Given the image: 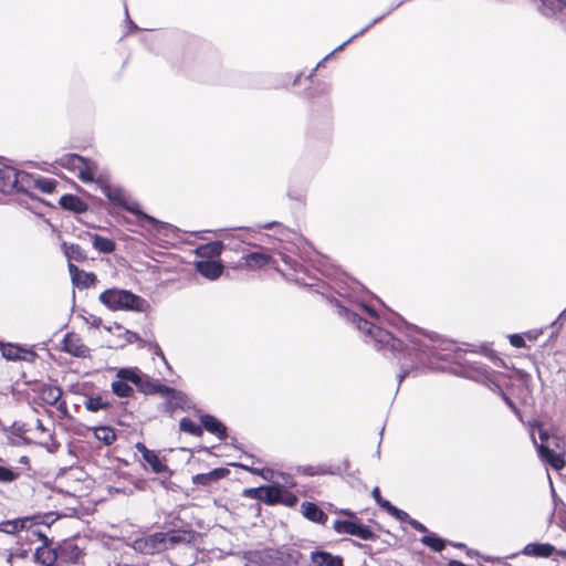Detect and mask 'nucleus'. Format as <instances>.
<instances>
[{
  "instance_id": "nucleus-9",
  "label": "nucleus",
  "mask_w": 566,
  "mask_h": 566,
  "mask_svg": "<svg viewBox=\"0 0 566 566\" xmlns=\"http://www.w3.org/2000/svg\"><path fill=\"white\" fill-rule=\"evenodd\" d=\"M69 271L73 284L77 287L87 289L94 286L97 282V277L94 273L80 270L72 262L69 263Z\"/></svg>"
},
{
  "instance_id": "nucleus-8",
  "label": "nucleus",
  "mask_w": 566,
  "mask_h": 566,
  "mask_svg": "<svg viewBox=\"0 0 566 566\" xmlns=\"http://www.w3.org/2000/svg\"><path fill=\"white\" fill-rule=\"evenodd\" d=\"M63 349L76 357H86L90 355V348L83 343L76 334H67L63 339Z\"/></svg>"
},
{
  "instance_id": "nucleus-17",
  "label": "nucleus",
  "mask_w": 566,
  "mask_h": 566,
  "mask_svg": "<svg viewBox=\"0 0 566 566\" xmlns=\"http://www.w3.org/2000/svg\"><path fill=\"white\" fill-rule=\"evenodd\" d=\"M92 244L95 250L101 253H112L115 251L116 244L112 239L102 237L96 233H88Z\"/></svg>"
},
{
  "instance_id": "nucleus-6",
  "label": "nucleus",
  "mask_w": 566,
  "mask_h": 566,
  "mask_svg": "<svg viewBox=\"0 0 566 566\" xmlns=\"http://www.w3.org/2000/svg\"><path fill=\"white\" fill-rule=\"evenodd\" d=\"M334 530L339 534H349L361 539H369L373 536L371 531L357 521H335Z\"/></svg>"
},
{
  "instance_id": "nucleus-15",
  "label": "nucleus",
  "mask_w": 566,
  "mask_h": 566,
  "mask_svg": "<svg viewBox=\"0 0 566 566\" xmlns=\"http://www.w3.org/2000/svg\"><path fill=\"white\" fill-rule=\"evenodd\" d=\"M311 559L315 566H343V559L339 556H333L326 552H313Z\"/></svg>"
},
{
  "instance_id": "nucleus-27",
  "label": "nucleus",
  "mask_w": 566,
  "mask_h": 566,
  "mask_svg": "<svg viewBox=\"0 0 566 566\" xmlns=\"http://www.w3.org/2000/svg\"><path fill=\"white\" fill-rule=\"evenodd\" d=\"M421 543L434 552H441L446 546V542L433 533H428L424 535L421 538Z\"/></svg>"
},
{
  "instance_id": "nucleus-12",
  "label": "nucleus",
  "mask_w": 566,
  "mask_h": 566,
  "mask_svg": "<svg viewBox=\"0 0 566 566\" xmlns=\"http://www.w3.org/2000/svg\"><path fill=\"white\" fill-rule=\"evenodd\" d=\"M200 420L203 428L210 433L217 436L219 440H224L227 438V428L217 418L210 415H203Z\"/></svg>"
},
{
  "instance_id": "nucleus-40",
  "label": "nucleus",
  "mask_w": 566,
  "mask_h": 566,
  "mask_svg": "<svg viewBox=\"0 0 566 566\" xmlns=\"http://www.w3.org/2000/svg\"><path fill=\"white\" fill-rule=\"evenodd\" d=\"M480 380L482 382H484L491 389H493L492 386H494L495 388H499V386L495 382H493L488 375H482Z\"/></svg>"
},
{
  "instance_id": "nucleus-24",
  "label": "nucleus",
  "mask_w": 566,
  "mask_h": 566,
  "mask_svg": "<svg viewBox=\"0 0 566 566\" xmlns=\"http://www.w3.org/2000/svg\"><path fill=\"white\" fill-rule=\"evenodd\" d=\"M43 401L49 405H56L62 397V390L56 386H44L41 390Z\"/></svg>"
},
{
  "instance_id": "nucleus-10",
  "label": "nucleus",
  "mask_w": 566,
  "mask_h": 566,
  "mask_svg": "<svg viewBox=\"0 0 566 566\" xmlns=\"http://www.w3.org/2000/svg\"><path fill=\"white\" fill-rule=\"evenodd\" d=\"M242 260L244 261V264L242 265L243 268L248 270H256L268 265L271 262L272 256L263 251H258L245 254Z\"/></svg>"
},
{
  "instance_id": "nucleus-49",
  "label": "nucleus",
  "mask_w": 566,
  "mask_h": 566,
  "mask_svg": "<svg viewBox=\"0 0 566 566\" xmlns=\"http://www.w3.org/2000/svg\"><path fill=\"white\" fill-rule=\"evenodd\" d=\"M504 397V400L506 401V403L516 412V408L515 406L513 405V402L505 396Z\"/></svg>"
},
{
  "instance_id": "nucleus-46",
  "label": "nucleus",
  "mask_w": 566,
  "mask_h": 566,
  "mask_svg": "<svg viewBox=\"0 0 566 566\" xmlns=\"http://www.w3.org/2000/svg\"><path fill=\"white\" fill-rule=\"evenodd\" d=\"M361 307L364 308V311H366L371 317H375L376 316V313L374 310H371L370 307H368L367 305H361Z\"/></svg>"
},
{
  "instance_id": "nucleus-52",
  "label": "nucleus",
  "mask_w": 566,
  "mask_h": 566,
  "mask_svg": "<svg viewBox=\"0 0 566 566\" xmlns=\"http://www.w3.org/2000/svg\"><path fill=\"white\" fill-rule=\"evenodd\" d=\"M283 261H284L285 263H289V262H290V260H289V258H287V256H283Z\"/></svg>"
},
{
  "instance_id": "nucleus-32",
  "label": "nucleus",
  "mask_w": 566,
  "mask_h": 566,
  "mask_svg": "<svg viewBox=\"0 0 566 566\" xmlns=\"http://www.w3.org/2000/svg\"><path fill=\"white\" fill-rule=\"evenodd\" d=\"M113 391L119 397H129L133 392V388L123 380H116L112 384Z\"/></svg>"
},
{
  "instance_id": "nucleus-2",
  "label": "nucleus",
  "mask_w": 566,
  "mask_h": 566,
  "mask_svg": "<svg viewBox=\"0 0 566 566\" xmlns=\"http://www.w3.org/2000/svg\"><path fill=\"white\" fill-rule=\"evenodd\" d=\"M339 314L346 316V318L350 323L355 324L366 337H369L378 350L387 349L391 353H399L402 350V342L395 338L389 332L363 319L356 313H353L345 307H340Z\"/></svg>"
},
{
  "instance_id": "nucleus-43",
  "label": "nucleus",
  "mask_w": 566,
  "mask_h": 566,
  "mask_svg": "<svg viewBox=\"0 0 566 566\" xmlns=\"http://www.w3.org/2000/svg\"><path fill=\"white\" fill-rule=\"evenodd\" d=\"M157 391L161 392V394H165V395H168V394L172 392V389H170V388H168L166 386L159 385V386H157Z\"/></svg>"
},
{
  "instance_id": "nucleus-31",
  "label": "nucleus",
  "mask_w": 566,
  "mask_h": 566,
  "mask_svg": "<svg viewBox=\"0 0 566 566\" xmlns=\"http://www.w3.org/2000/svg\"><path fill=\"white\" fill-rule=\"evenodd\" d=\"M21 348L15 345H2L1 353L4 358L8 360H15L21 358Z\"/></svg>"
},
{
  "instance_id": "nucleus-21",
  "label": "nucleus",
  "mask_w": 566,
  "mask_h": 566,
  "mask_svg": "<svg viewBox=\"0 0 566 566\" xmlns=\"http://www.w3.org/2000/svg\"><path fill=\"white\" fill-rule=\"evenodd\" d=\"M303 514L310 521L316 523H324L327 518L326 514L314 503H303L302 505Z\"/></svg>"
},
{
  "instance_id": "nucleus-35",
  "label": "nucleus",
  "mask_w": 566,
  "mask_h": 566,
  "mask_svg": "<svg viewBox=\"0 0 566 566\" xmlns=\"http://www.w3.org/2000/svg\"><path fill=\"white\" fill-rule=\"evenodd\" d=\"M55 185L56 182L52 179L41 178L35 180V187L45 193H51L54 190Z\"/></svg>"
},
{
  "instance_id": "nucleus-30",
  "label": "nucleus",
  "mask_w": 566,
  "mask_h": 566,
  "mask_svg": "<svg viewBox=\"0 0 566 566\" xmlns=\"http://www.w3.org/2000/svg\"><path fill=\"white\" fill-rule=\"evenodd\" d=\"M24 520L6 521L0 524V531L8 534H14L19 530H22L24 527Z\"/></svg>"
},
{
  "instance_id": "nucleus-36",
  "label": "nucleus",
  "mask_w": 566,
  "mask_h": 566,
  "mask_svg": "<svg viewBox=\"0 0 566 566\" xmlns=\"http://www.w3.org/2000/svg\"><path fill=\"white\" fill-rule=\"evenodd\" d=\"M14 478H15V474L11 470L0 467V481L1 482H11L14 480Z\"/></svg>"
},
{
  "instance_id": "nucleus-51",
  "label": "nucleus",
  "mask_w": 566,
  "mask_h": 566,
  "mask_svg": "<svg viewBox=\"0 0 566 566\" xmlns=\"http://www.w3.org/2000/svg\"><path fill=\"white\" fill-rule=\"evenodd\" d=\"M38 428H39L40 430H42V431L44 430V427H43V424L41 423V421H38Z\"/></svg>"
},
{
  "instance_id": "nucleus-16",
  "label": "nucleus",
  "mask_w": 566,
  "mask_h": 566,
  "mask_svg": "<svg viewBox=\"0 0 566 566\" xmlns=\"http://www.w3.org/2000/svg\"><path fill=\"white\" fill-rule=\"evenodd\" d=\"M258 493V499L274 504L281 501L282 490L279 486H263L254 490Z\"/></svg>"
},
{
  "instance_id": "nucleus-13",
  "label": "nucleus",
  "mask_w": 566,
  "mask_h": 566,
  "mask_svg": "<svg viewBox=\"0 0 566 566\" xmlns=\"http://www.w3.org/2000/svg\"><path fill=\"white\" fill-rule=\"evenodd\" d=\"M554 552L555 547L548 543H531L523 548L522 554L535 557H549Z\"/></svg>"
},
{
  "instance_id": "nucleus-41",
  "label": "nucleus",
  "mask_w": 566,
  "mask_h": 566,
  "mask_svg": "<svg viewBox=\"0 0 566 566\" xmlns=\"http://www.w3.org/2000/svg\"><path fill=\"white\" fill-rule=\"evenodd\" d=\"M367 29H368V27H367V28H365V29H363L359 33H357V34L353 35L348 41L344 42L342 45H339L337 49H335V52L343 50V48H344L347 43H349L354 38L358 36L359 34H363Z\"/></svg>"
},
{
  "instance_id": "nucleus-20",
  "label": "nucleus",
  "mask_w": 566,
  "mask_h": 566,
  "mask_svg": "<svg viewBox=\"0 0 566 566\" xmlns=\"http://www.w3.org/2000/svg\"><path fill=\"white\" fill-rule=\"evenodd\" d=\"M223 244L220 241H213L206 244H201L197 248V254L202 258H216L221 254Z\"/></svg>"
},
{
  "instance_id": "nucleus-34",
  "label": "nucleus",
  "mask_w": 566,
  "mask_h": 566,
  "mask_svg": "<svg viewBox=\"0 0 566 566\" xmlns=\"http://www.w3.org/2000/svg\"><path fill=\"white\" fill-rule=\"evenodd\" d=\"M385 510L394 517H396L399 521H406L409 523V520H412L408 513L405 511L394 506L391 503H385Z\"/></svg>"
},
{
  "instance_id": "nucleus-48",
  "label": "nucleus",
  "mask_w": 566,
  "mask_h": 566,
  "mask_svg": "<svg viewBox=\"0 0 566 566\" xmlns=\"http://www.w3.org/2000/svg\"><path fill=\"white\" fill-rule=\"evenodd\" d=\"M449 566H467L464 563L459 560H450Z\"/></svg>"
},
{
  "instance_id": "nucleus-25",
  "label": "nucleus",
  "mask_w": 566,
  "mask_h": 566,
  "mask_svg": "<svg viewBox=\"0 0 566 566\" xmlns=\"http://www.w3.org/2000/svg\"><path fill=\"white\" fill-rule=\"evenodd\" d=\"M95 438L105 446H111L116 440L115 430L111 427H97L94 429Z\"/></svg>"
},
{
  "instance_id": "nucleus-26",
  "label": "nucleus",
  "mask_w": 566,
  "mask_h": 566,
  "mask_svg": "<svg viewBox=\"0 0 566 566\" xmlns=\"http://www.w3.org/2000/svg\"><path fill=\"white\" fill-rule=\"evenodd\" d=\"M145 455L143 457L144 460L150 465L151 470L155 473H163L167 470L166 464L161 462L159 457L151 450L144 449Z\"/></svg>"
},
{
  "instance_id": "nucleus-22",
  "label": "nucleus",
  "mask_w": 566,
  "mask_h": 566,
  "mask_svg": "<svg viewBox=\"0 0 566 566\" xmlns=\"http://www.w3.org/2000/svg\"><path fill=\"white\" fill-rule=\"evenodd\" d=\"M226 472L224 469H214L208 473L195 475L192 481L195 484L209 485L211 482L223 478Z\"/></svg>"
},
{
  "instance_id": "nucleus-7",
  "label": "nucleus",
  "mask_w": 566,
  "mask_h": 566,
  "mask_svg": "<svg viewBox=\"0 0 566 566\" xmlns=\"http://www.w3.org/2000/svg\"><path fill=\"white\" fill-rule=\"evenodd\" d=\"M531 438L536 446L538 454L542 460L547 462L555 470H562L565 467V460L562 451L552 450L548 446L541 443L536 444L534 432H531Z\"/></svg>"
},
{
  "instance_id": "nucleus-37",
  "label": "nucleus",
  "mask_w": 566,
  "mask_h": 566,
  "mask_svg": "<svg viewBox=\"0 0 566 566\" xmlns=\"http://www.w3.org/2000/svg\"><path fill=\"white\" fill-rule=\"evenodd\" d=\"M510 343L512 346L517 347V348H522L525 346L524 338L518 334L511 335Z\"/></svg>"
},
{
  "instance_id": "nucleus-33",
  "label": "nucleus",
  "mask_w": 566,
  "mask_h": 566,
  "mask_svg": "<svg viewBox=\"0 0 566 566\" xmlns=\"http://www.w3.org/2000/svg\"><path fill=\"white\" fill-rule=\"evenodd\" d=\"M20 176L21 174L13 169L0 170V178H3L8 181L7 185L3 186V189L6 187H14L18 184Z\"/></svg>"
},
{
  "instance_id": "nucleus-39",
  "label": "nucleus",
  "mask_w": 566,
  "mask_h": 566,
  "mask_svg": "<svg viewBox=\"0 0 566 566\" xmlns=\"http://www.w3.org/2000/svg\"><path fill=\"white\" fill-rule=\"evenodd\" d=\"M409 524L412 528H415L421 533H428L427 527L417 520H413V518L409 520Z\"/></svg>"
},
{
  "instance_id": "nucleus-14",
  "label": "nucleus",
  "mask_w": 566,
  "mask_h": 566,
  "mask_svg": "<svg viewBox=\"0 0 566 566\" xmlns=\"http://www.w3.org/2000/svg\"><path fill=\"white\" fill-rule=\"evenodd\" d=\"M60 205L63 209L73 211L75 213H82L87 210V205L74 195H64L60 199Z\"/></svg>"
},
{
  "instance_id": "nucleus-50",
  "label": "nucleus",
  "mask_w": 566,
  "mask_h": 566,
  "mask_svg": "<svg viewBox=\"0 0 566 566\" xmlns=\"http://www.w3.org/2000/svg\"><path fill=\"white\" fill-rule=\"evenodd\" d=\"M558 3L562 6V7H565L566 8V0H557Z\"/></svg>"
},
{
  "instance_id": "nucleus-38",
  "label": "nucleus",
  "mask_w": 566,
  "mask_h": 566,
  "mask_svg": "<svg viewBox=\"0 0 566 566\" xmlns=\"http://www.w3.org/2000/svg\"><path fill=\"white\" fill-rule=\"evenodd\" d=\"M371 495L375 499V501L377 502V504L379 506H381L384 510H385V503H390L389 501L387 500H384L380 495V490L378 486H376L373 492H371Z\"/></svg>"
},
{
  "instance_id": "nucleus-28",
  "label": "nucleus",
  "mask_w": 566,
  "mask_h": 566,
  "mask_svg": "<svg viewBox=\"0 0 566 566\" xmlns=\"http://www.w3.org/2000/svg\"><path fill=\"white\" fill-rule=\"evenodd\" d=\"M180 430L189 434L199 437L202 434V428L190 420L189 418H182L179 422Z\"/></svg>"
},
{
  "instance_id": "nucleus-53",
  "label": "nucleus",
  "mask_w": 566,
  "mask_h": 566,
  "mask_svg": "<svg viewBox=\"0 0 566 566\" xmlns=\"http://www.w3.org/2000/svg\"><path fill=\"white\" fill-rule=\"evenodd\" d=\"M406 376V373H403L402 375L399 376V381H401L403 379V377Z\"/></svg>"
},
{
  "instance_id": "nucleus-1",
  "label": "nucleus",
  "mask_w": 566,
  "mask_h": 566,
  "mask_svg": "<svg viewBox=\"0 0 566 566\" xmlns=\"http://www.w3.org/2000/svg\"><path fill=\"white\" fill-rule=\"evenodd\" d=\"M94 182H96L99 186L102 192L107 197L111 203L120 207L137 216L139 226L146 227V223H149L154 228H158L163 224L155 218L144 213L139 209L138 202L135 199H133L132 196L124 188L111 185L109 182L104 180L101 175Z\"/></svg>"
},
{
  "instance_id": "nucleus-4",
  "label": "nucleus",
  "mask_w": 566,
  "mask_h": 566,
  "mask_svg": "<svg viewBox=\"0 0 566 566\" xmlns=\"http://www.w3.org/2000/svg\"><path fill=\"white\" fill-rule=\"evenodd\" d=\"M59 165L74 172L83 182H94L98 174L95 161L85 159L76 154H66L57 160Z\"/></svg>"
},
{
  "instance_id": "nucleus-19",
  "label": "nucleus",
  "mask_w": 566,
  "mask_h": 566,
  "mask_svg": "<svg viewBox=\"0 0 566 566\" xmlns=\"http://www.w3.org/2000/svg\"><path fill=\"white\" fill-rule=\"evenodd\" d=\"M83 403H84L85 408L92 412H97L99 410H106L111 406V403L106 399V397H104L102 395L86 396Z\"/></svg>"
},
{
  "instance_id": "nucleus-18",
  "label": "nucleus",
  "mask_w": 566,
  "mask_h": 566,
  "mask_svg": "<svg viewBox=\"0 0 566 566\" xmlns=\"http://www.w3.org/2000/svg\"><path fill=\"white\" fill-rule=\"evenodd\" d=\"M34 560L43 566H53L56 562V553L49 546H41L34 553Z\"/></svg>"
},
{
  "instance_id": "nucleus-47",
  "label": "nucleus",
  "mask_w": 566,
  "mask_h": 566,
  "mask_svg": "<svg viewBox=\"0 0 566 566\" xmlns=\"http://www.w3.org/2000/svg\"><path fill=\"white\" fill-rule=\"evenodd\" d=\"M136 448L137 450L143 454V457L145 455V450L144 449H147L143 443H137L136 444Z\"/></svg>"
},
{
  "instance_id": "nucleus-11",
  "label": "nucleus",
  "mask_w": 566,
  "mask_h": 566,
  "mask_svg": "<svg viewBox=\"0 0 566 566\" xmlns=\"http://www.w3.org/2000/svg\"><path fill=\"white\" fill-rule=\"evenodd\" d=\"M197 271L209 280L218 279L223 271V266L217 261H199L196 263Z\"/></svg>"
},
{
  "instance_id": "nucleus-44",
  "label": "nucleus",
  "mask_w": 566,
  "mask_h": 566,
  "mask_svg": "<svg viewBox=\"0 0 566 566\" xmlns=\"http://www.w3.org/2000/svg\"><path fill=\"white\" fill-rule=\"evenodd\" d=\"M543 6H545V2L543 3ZM542 10H543V13H544L545 15H552V14H554V13H555V10H554L553 8H546V7H544Z\"/></svg>"
},
{
  "instance_id": "nucleus-5",
  "label": "nucleus",
  "mask_w": 566,
  "mask_h": 566,
  "mask_svg": "<svg viewBox=\"0 0 566 566\" xmlns=\"http://www.w3.org/2000/svg\"><path fill=\"white\" fill-rule=\"evenodd\" d=\"M408 337L415 348L426 355H434V349L441 347V342L437 334L423 332L418 327H412Z\"/></svg>"
},
{
  "instance_id": "nucleus-23",
  "label": "nucleus",
  "mask_w": 566,
  "mask_h": 566,
  "mask_svg": "<svg viewBox=\"0 0 566 566\" xmlns=\"http://www.w3.org/2000/svg\"><path fill=\"white\" fill-rule=\"evenodd\" d=\"M62 248L69 261L82 262L86 260V253L80 245L63 243Z\"/></svg>"
},
{
  "instance_id": "nucleus-45",
  "label": "nucleus",
  "mask_w": 566,
  "mask_h": 566,
  "mask_svg": "<svg viewBox=\"0 0 566 566\" xmlns=\"http://www.w3.org/2000/svg\"><path fill=\"white\" fill-rule=\"evenodd\" d=\"M155 354L157 356H159L166 363V358L164 356V353H163V350L160 349V347L158 345H156V347H155Z\"/></svg>"
},
{
  "instance_id": "nucleus-42",
  "label": "nucleus",
  "mask_w": 566,
  "mask_h": 566,
  "mask_svg": "<svg viewBox=\"0 0 566 566\" xmlns=\"http://www.w3.org/2000/svg\"><path fill=\"white\" fill-rule=\"evenodd\" d=\"M536 426L538 428L539 439L542 440V442L546 441L548 439V433L539 424Z\"/></svg>"
},
{
  "instance_id": "nucleus-29",
  "label": "nucleus",
  "mask_w": 566,
  "mask_h": 566,
  "mask_svg": "<svg viewBox=\"0 0 566 566\" xmlns=\"http://www.w3.org/2000/svg\"><path fill=\"white\" fill-rule=\"evenodd\" d=\"M117 377L119 380H123V381H130L133 384H139L140 381V377L138 375V370L137 369H133V368H123V369H119L118 373H117Z\"/></svg>"
},
{
  "instance_id": "nucleus-3",
  "label": "nucleus",
  "mask_w": 566,
  "mask_h": 566,
  "mask_svg": "<svg viewBox=\"0 0 566 566\" xmlns=\"http://www.w3.org/2000/svg\"><path fill=\"white\" fill-rule=\"evenodd\" d=\"M98 300L111 311L145 313L149 310V303L145 298L122 289H108L99 294Z\"/></svg>"
}]
</instances>
